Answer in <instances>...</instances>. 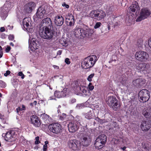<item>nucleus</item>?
<instances>
[{
  "instance_id": "obj_1",
  "label": "nucleus",
  "mask_w": 151,
  "mask_h": 151,
  "mask_svg": "<svg viewBox=\"0 0 151 151\" xmlns=\"http://www.w3.org/2000/svg\"><path fill=\"white\" fill-rule=\"evenodd\" d=\"M97 58L95 55L89 56L85 58L82 63V68L86 69L93 67L97 60Z\"/></svg>"
},
{
  "instance_id": "obj_2",
  "label": "nucleus",
  "mask_w": 151,
  "mask_h": 151,
  "mask_svg": "<svg viewBox=\"0 0 151 151\" xmlns=\"http://www.w3.org/2000/svg\"><path fill=\"white\" fill-rule=\"evenodd\" d=\"M52 28L45 27V29H40L39 33L41 37L44 39L50 40L53 37L54 35V31L51 29Z\"/></svg>"
},
{
  "instance_id": "obj_3",
  "label": "nucleus",
  "mask_w": 151,
  "mask_h": 151,
  "mask_svg": "<svg viewBox=\"0 0 151 151\" xmlns=\"http://www.w3.org/2000/svg\"><path fill=\"white\" fill-rule=\"evenodd\" d=\"M107 137L104 134L99 136L96 139L94 145L96 148L99 149L102 148L106 142Z\"/></svg>"
},
{
  "instance_id": "obj_4",
  "label": "nucleus",
  "mask_w": 151,
  "mask_h": 151,
  "mask_svg": "<svg viewBox=\"0 0 151 151\" xmlns=\"http://www.w3.org/2000/svg\"><path fill=\"white\" fill-rule=\"evenodd\" d=\"M150 97V92L147 89H142L139 93L138 98L141 102H146L149 100Z\"/></svg>"
},
{
  "instance_id": "obj_5",
  "label": "nucleus",
  "mask_w": 151,
  "mask_h": 151,
  "mask_svg": "<svg viewBox=\"0 0 151 151\" xmlns=\"http://www.w3.org/2000/svg\"><path fill=\"white\" fill-rule=\"evenodd\" d=\"M90 15L91 17L100 20L104 18L106 16V14L103 11L96 10L91 11Z\"/></svg>"
},
{
  "instance_id": "obj_6",
  "label": "nucleus",
  "mask_w": 151,
  "mask_h": 151,
  "mask_svg": "<svg viewBox=\"0 0 151 151\" xmlns=\"http://www.w3.org/2000/svg\"><path fill=\"white\" fill-rule=\"evenodd\" d=\"M117 102V100L116 98L113 96L108 97L107 101V104L115 111L119 109Z\"/></svg>"
},
{
  "instance_id": "obj_7",
  "label": "nucleus",
  "mask_w": 151,
  "mask_h": 151,
  "mask_svg": "<svg viewBox=\"0 0 151 151\" xmlns=\"http://www.w3.org/2000/svg\"><path fill=\"white\" fill-rule=\"evenodd\" d=\"M48 128L50 131L55 134L59 133L62 129L61 125L58 123H52L49 125Z\"/></svg>"
},
{
  "instance_id": "obj_8",
  "label": "nucleus",
  "mask_w": 151,
  "mask_h": 151,
  "mask_svg": "<svg viewBox=\"0 0 151 151\" xmlns=\"http://www.w3.org/2000/svg\"><path fill=\"white\" fill-rule=\"evenodd\" d=\"M150 14V11L146 8H144L141 9L139 16L136 20L137 22H140L147 18Z\"/></svg>"
},
{
  "instance_id": "obj_9",
  "label": "nucleus",
  "mask_w": 151,
  "mask_h": 151,
  "mask_svg": "<svg viewBox=\"0 0 151 151\" xmlns=\"http://www.w3.org/2000/svg\"><path fill=\"white\" fill-rule=\"evenodd\" d=\"M135 56L137 60L142 62L146 61L149 57V55L147 53L142 51L136 52Z\"/></svg>"
},
{
  "instance_id": "obj_10",
  "label": "nucleus",
  "mask_w": 151,
  "mask_h": 151,
  "mask_svg": "<svg viewBox=\"0 0 151 151\" xmlns=\"http://www.w3.org/2000/svg\"><path fill=\"white\" fill-rule=\"evenodd\" d=\"M68 146L74 150H79L80 148V143L76 140H70L68 142Z\"/></svg>"
},
{
  "instance_id": "obj_11",
  "label": "nucleus",
  "mask_w": 151,
  "mask_h": 151,
  "mask_svg": "<svg viewBox=\"0 0 151 151\" xmlns=\"http://www.w3.org/2000/svg\"><path fill=\"white\" fill-rule=\"evenodd\" d=\"M151 127V124L149 121L143 120L141 123L140 128L143 131H147Z\"/></svg>"
},
{
  "instance_id": "obj_12",
  "label": "nucleus",
  "mask_w": 151,
  "mask_h": 151,
  "mask_svg": "<svg viewBox=\"0 0 151 151\" xmlns=\"http://www.w3.org/2000/svg\"><path fill=\"white\" fill-rule=\"evenodd\" d=\"M36 6L35 4L33 2H30L26 4L24 6V9L27 13H31Z\"/></svg>"
},
{
  "instance_id": "obj_13",
  "label": "nucleus",
  "mask_w": 151,
  "mask_h": 151,
  "mask_svg": "<svg viewBox=\"0 0 151 151\" xmlns=\"http://www.w3.org/2000/svg\"><path fill=\"white\" fill-rule=\"evenodd\" d=\"M31 122L35 127H39L41 123L38 117L35 115H32L30 117Z\"/></svg>"
},
{
  "instance_id": "obj_14",
  "label": "nucleus",
  "mask_w": 151,
  "mask_h": 151,
  "mask_svg": "<svg viewBox=\"0 0 151 151\" xmlns=\"http://www.w3.org/2000/svg\"><path fill=\"white\" fill-rule=\"evenodd\" d=\"M68 127L69 131L72 133L76 132L78 128V123L76 122L70 123L68 125Z\"/></svg>"
},
{
  "instance_id": "obj_15",
  "label": "nucleus",
  "mask_w": 151,
  "mask_h": 151,
  "mask_svg": "<svg viewBox=\"0 0 151 151\" xmlns=\"http://www.w3.org/2000/svg\"><path fill=\"white\" fill-rule=\"evenodd\" d=\"M139 7L138 3L135 1L128 8V11L129 10L130 12L131 11L132 12H136V14L137 12H139Z\"/></svg>"
},
{
  "instance_id": "obj_16",
  "label": "nucleus",
  "mask_w": 151,
  "mask_h": 151,
  "mask_svg": "<svg viewBox=\"0 0 151 151\" xmlns=\"http://www.w3.org/2000/svg\"><path fill=\"white\" fill-rule=\"evenodd\" d=\"M41 23H42V25L43 26L44 28L46 27L52 28V21L49 18L47 17L43 19Z\"/></svg>"
},
{
  "instance_id": "obj_17",
  "label": "nucleus",
  "mask_w": 151,
  "mask_h": 151,
  "mask_svg": "<svg viewBox=\"0 0 151 151\" xmlns=\"http://www.w3.org/2000/svg\"><path fill=\"white\" fill-rule=\"evenodd\" d=\"M46 14V11L43 7H40L38 9L36 13L37 17L40 19L43 18V16Z\"/></svg>"
},
{
  "instance_id": "obj_18",
  "label": "nucleus",
  "mask_w": 151,
  "mask_h": 151,
  "mask_svg": "<svg viewBox=\"0 0 151 151\" xmlns=\"http://www.w3.org/2000/svg\"><path fill=\"white\" fill-rule=\"evenodd\" d=\"M39 42L36 39L33 38L31 40L30 46L32 47V50L38 49L39 45Z\"/></svg>"
},
{
  "instance_id": "obj_19",
  "label": "nucleus",
  "mask_w": 151,
  "mask_h": 151,
  "mask_svg": "<svg viewBox=\"0 0 151 151\" xmlns=\"http://www.w3.org/2000/svg\"><path fill=\"white\" fill-rule=\"evenodd\" d=\"M83 29V37H89L91 36L93 33V30L89 29L88 27H86V28Z\"/></svg>"
},
{
  "instance_id": "obj_20",
  "label": "nucleus",
  "mask_w": 151,
  "mask_h": 151,
  "mask_svg": "<svg viewBox=\"0 0 151 151\" xmlns=\"http://www.w3.org/2000/svg\"><path fill=\"white\" fill-rule=\"evenodd\" d=\"M64 20L63 17L57 15L55 17L54 22L57 26H61L63 23Z\"/></svg>"
},
{
  "instance_id": "obj_21",
  "label": "nucleus",
  "mask_w": 151,
  "mask_h": 151,
  "mask_svg": "<svg viewBox=\"0 0 151 151\" xmlns=\"http://www.w3.org/2000/svg\"><path fill=\"white\" fill-rule=\"evenodd\" d=\"M23 25L24 27L27 30L31 26V19L29 18H24L23 21Z\"/></svg>"
},
{
  "instance_id": "obj_22",
  "label": "nucleus",
  "mask_w": 151,
  "mask_h": 151,
  "mask_svg": "<svg viewBox=\"0 0 151 151\" xmlns=\"http://www.w3.org/2000/svg\"><path fill=\"white\" fill-rule=\"evenodd\" d=\"M66 19V24L68 26H73L74 24V17L72 14H70Z\"/></svg>"
},
{
  "instance_id": "obj_23",
  "label": "nucleus",
  "mask_w": 151,
  "mask_h": 151,
  "mask_svg": "<svg viewBox=\"0 0 151 151\" xmlns=\"http://www.w3.org/2000/svg\"><path fill=\"white\" fill-rule=\"evenodd\" d=\"M83 29L81 28H78L75 29L74 31V35L75 37L78 38H82L83 37Z\"/></svg>"
},
{
  "instance_id": "obj_24",
  "label": "nucleus",
  "mask_w": 151,
  "mask_h": 151,
  "mask_svg": "<svg viewBox=\"0 0 151 151\" xmlns=\"http://www.w3.org/2000/svg\"><path fill=\"white\" fill-rule=\"evenodd\" d=\"M137 69L142 71L146 70L149 68L148 64L145 63H141L138 64L137 66Z\"/></svg>"
},
{
  "instance_id": "obj_25",
  "label": "nucleus",
  "mask_w": 151,
  "mask_h": 151,
  "mask_svg": "<svg viewBox=\"0 0 151 151\" xmlns=\"http://www.w3.org/2000/svg\"><path fill=\"white\" fill-rule=\"evenodd\" d=\"M66 91L65 90H63L61 91H55L54 95L55 96L58 98H60L62 97H65L66 96Z\"/></svg>"
},
{
  "instance_id": "obj_26",
  "label": "nucleus",
  "mask_w": 151,
  "mask_h": 151,
  "mask_svg": "<svg viewBox=\"0 0 151 151\" xmlns=\"http://www.w3.org/2000/svg\"><path fill=\"white\" fill-rule=\"evenodd\" d=\"M11 131H8L6 134L3 133L2 136L4 137L5 140L7 141H11V139L13 137Z\"/></svg>"
},
{
  "instance_id": "obj_27",
  "label": "nucleus",
  "mask_w": 151,
  "mask_h": 151,
  "mask_svg": "<svg viewBox=\"0 0 151 151\" xmlns=\"http://www.w3.org/2000/svg\"><path fill=\"white\" fill-rule=\"evenodd\" d=\"M142 114L147 118H151V107L149 109L147 110H143L142 112Z\"/></svg>"
},
{
  "instance_id": "obj_28",
  "label": "nucleus",
  "mask_w": 151,
  "mask_h": 151,
  "mask_svg": "<svg viewBox=\"0 0 151 151\" xmlns=\"http://www.w3.org/2000/svg\"><path fill=\"white\" fill-rule=\"evenodd\" d=\"M91 140L89 138H88L87 137H83L82 140V143L83 146H86L89 144Z\"/></svg>"
},
{
  "instance_id": "obj_29",
  "label": "nucleus",
  "mask_w": 151,
  "mask_h": 151,
  "mask_svg": "<svg viewBox=\"0 0 151 151\" xmlns=\"http://www.w3.org/2000/svg\"><path fill=\"white\" fill-rule=\"evenodd\" d=\"M133 85L137 87H139L141 86L142 84V81L141 79H137L133 81Z\"/></svg>"
},
{
  "instance_id": "obj_30",
  "label": "nucleus",
  "mask_w": 151,
  "mask_h": 151,
  "mask_svg": "<svg viewBox=\"0 0 151 151\" xmlns=\"http://www.w3.org/2000/svg\"><path fill=\"white\" fill-rule=\"evenodd\" d=\"M41 117H42V120H43L45 122L47 123H49L51 119L49 115L45 114L41 115Z\"/></svg>"
},
{
  "instance_id": "obj_31",
  "label": "nucleus",
  "mask_w": 151,
  "mask_h": 151,
  "mask_svg": "<svg viewBox=\"0 0 151 151\" xmlns=\"http://www.w3.org/2000/svg\"><path fill=\"white\" fill-rule=\"evenodd\" d=\"M91 108H88L87 109V113L85 114V117L87 119H89L92 118V113Z\"/></svg>"
},
{
  "instance_id": "obj_32",
  "label": "nucleus",
  "mask_w": 151,
  "mask_h": 151,
  "mask_svg": "<svg viewBox=\"0 0 151 151\" xmlns=\"http://www.w3.org/2000/svg\"><path fill=\"white\" fill-rule=\"evenodd\" d=\"M7 12L4 8L2 9L0 15L4 18H5L7 16Z\"/></svg>"
},
{
  "instance_id": "obj_33",
  "label": "nucleus",
  "mask_w": 151,
  "mask_h": 151,
  "mask_svg": "<svg viewBox=\"0 0 151 151\" xmlns=\"http://www.w3.org/2000/svg\"><path fill=\"white\" fill-rule=\"evenodd\" d=\"M81 92H82L84 94H86L87 93V91L85 89L84 86H81V87H78Z\"/></svg>"
},
{
  "instance_id": "obj_34",
  "label": "nucleus",
  "mask_w": 151,
  "mask_h": 151,
  "mask_svg": "<svg viewBox=\"0 0 151 151\" xmlns=\"http://www.w3.org/2000/svg\"><path fill=\"white\" fill-rule=\"evenodd\" d=\"M6 86V84L3 81H0V87L1 88H4Z\"/></svg>"
},
{
  "instance_id": "obj_35",
  "label": "nucleus",
  "mask_w": 151,
  "mask_h": 151,
  "mask_svg": "<svg viewBox=\"0 0 151 151\" xmlns=\"http://www.w3.org/2000/svg\"><path fill=\"white\" fill-rule=\"evenodd\" d=\"M94 75V73H92L90 74L87 78L89 82L91 81H92V78H93Z\"/></svg>"
},
{
  "instance_id": "obj_36",
  "label": "nucleus",
  "mask_w": 151,
  "mask_h": 151,
  "mask_svg": "<svg viewBox=\"0 0 151 151\" xmlns=\"http://www.w3.org/2000/svg\"><path fill=\"white\" fill-rule=\"evenodd\" d=\"M101 22H98L96 23L94 27V28L95 29H97L99 28L101 25Z\"/></svg>"
},
{
  "instance_id": "obj_37",
  "label": "nucleus",
  "mask_w": 151,
  "mask_h": 151,
  "mask_svg": "<svg viewBox=\"0 0 151 151\" xmlns=\"http://www.w3.org/2000/svg\"><path fill=\"white\" fill-rule=\"evenodd\" d=\"M106 27H104L101 29L102 33H106L108 31L107 30H106Z\"/></svg>"
},
{
  "instance_id": "obj_38",
  "label": "nucleus",
  "mask_w": 151,
  "mask_h": 151,
  "mask_svg": "<svg viewBox=\"0 0 151 151\" xmlns=\"http://www.w3.org/2000/svg\"><path fill=\"white\" fill-rule=\"evenodd\" d=\"M35 139L36 140L35 142V144H39L40 142V141H39V137L37 136L36 137Z\"/></svg>"
},
{
  "instance_id": "obj_39",
  "label": "nucleus",
  "mask_w": 151,
  "mask_h": 151,
  "mask_svg": "<svg viewBox=\"0 0 151 151\" xmlns=\"http://www.w3.org/2000/svg\"><path fill=\"white\" fill-rule=\"evenodd\" d=\"M89 89L90 90H92L94 88V86L92 85V83H90L88 86Z\"/></svg>"
},
{
  "instance_id": "obj_40",
  "label": "nucleus",
  "mask_w": 151,
  "mask_h": 151,
  "mask_svg": "<svg viewBox=\"0 0 151 151\" xmlns=\"http://www.w3.org/2000/svg\"><path fill=\"white\" fill-rule=\"evenodd\" d=\"M98 122H99L101 124L105 123L106 122V121L105 120H104V119L102 120V119H99V118H98Z\"/></svg>"
},
{
  "instance_id": "obj_41",
  "label": "nucleus",
  "mask_w": 151,
  "mask_h": 151,
  "mask_svg": "<svg viewBox=\"0 0 151 151\" xmlns=\"http://www.w3.org/2000/svg\"><path fill=\"white\" fill-rule=\"evenodd\" d=\"M18 75L19 76H21V78L22 79L24 78V76L22 72H19L18 73Z\"/></svg>"
},
{
  "instance_id": "obj_42",
  "label": "nucleus",
  "mask_w": 151,
  "mask_h": 151,
  "mask_svg": "<svg viewBox=\"0 0 151 151\" xmlns=\"http://www.w3.org/2000/svg\"><path fill=\"white\" fill-rule=\"evenodd\" d=\"M148 43L149 46L151 48V37L149 38L148 41Z\"/></svg>"
},
{
  "instance_id": "obj_43",
  "label": "nucleus",
  "mask_w": 151,
  "mask_h": 151,
  "mask_svg": "<svg viewBox=\"0 0 151 151\" xmlns=\"http://www.w3.org/2000/svg\"><path fill=\"white\" fill-rule=\"evenodd\" d=\"M83 104H78L76 106V107L78 109H81L83 106Z\"/></svg>"
},
{
  "instance_id": "obj_44",
  "label": "nucleus",
  "mask_w": 151,
  "mask_h": 151,
  "mask_svg": "<svg viewBox=\"0 0 151 151\" xmlns=\"http://www.w3.org/2000/svg\"><path fill=\"white\" fill-rule=\"evenodd\" d=\"M65 63L67 64H69L70 63L69 59L68 58H66L65 60Z\"/></svg>"
},
{
  "instance_id": "obj_45",
  "label": "nucleus",
  "mask_w": 151,
  "mask_h": 151,
  "mask_svg": "<svg viewBox=\"0 0 151 151\" xmlns=\"http://www.w3.org/2000/svg\"><path fill=\"white\" fill-rule=\"evenodd\" d=\"M37 102L36 101H34L33 102L31 103L30 104V105L32 106H33L34 105L35 106L37 104Z\"/></svg>"
},
{
  "instance_id": "obj_46",
  "label": "nucleus",
  "mask_w": 151,
  "mask_h": 151,
  "mask_svg": "<svg viewBox=\"0 0 151 151\" xmlns=\"http://www.w3.org/2000/svg\"><path fill=\"white\" fill-rule=\"evenodd\" d=\"M10 49H11V47L9 46H8L7 47L6 49V50H5L6 52H8L10 51Z\"/></svg>"
},
{
  "instance_id": "obj_47",
  "label": "nucleus",
  "mask_w": 151,
  "mask_h": 151,
  "mask_svg": "<svg viewBox=\"0 0 151 151\" xmlns=\"http://www.w3.org/2000/svg\"><path fill=\"white\" fill-rule=\"evenodd\" d=\"M10 73V71L9 70H7L6 71V73L4 74V76H7Z\"/></svg>"
},
{
  "instance_id": "obj_48",
  "label": "nucleus",
  "mask_w": 151,
  "mask_h": 151,
  "mask_svg": "<svg viewBox=\"0 0 151 151\" xmlns=\"http://www.w3.org/2000/svg\"><path fill=\"white\" fill-rule=\"evenodd\" d=\"M8 38L9 40H12L14 39V36L13 35H9V36Z\"/></svg>"
},
{
  "instance_id": "obj_49",
  "label": "nucleus",
  "mask_w": 151,
  "mask_h": 151,
  "mask_svg": "<svg viewBox=\"0 0 151 151\" xmlns=\"http://www.w3.org/2000/svg\"><path fill=\"white\" fill-rule=\"evenodd\" d=\"M21 111L24 110H25V107L24 105H22V107H20Z\"/></svg>"
},
{
  "instance_id": "obj_50",
  "label": "nucleus",
  "mask_w": 151,
  "mask_h": 151,
  "mask_svg": "<svg viewBox=\"0 0 151 151\" xmlns=\"http://www.w3.org/2000/svg\"><path fill=\"white\" fill-rule=\"evenodd\" d=\"M112 123V125L114 127L116 128L117 127V125L116 122H113Z\"/></svg>"
},
{
  "instance_id": "obj_51",
  "label": "nucleus",
  "mask_w": 151,
  "mask_h": 151,
  "mask_svg": "<svg viewBox=\"0 0 151 151\" xmlns=\"http://www.w3.org/2000/svg\"><path fill=\"white\" fill-rule=\"evenodd\" d=\"M47 149V145H44L43 146V151H46Z\"/></svg>"
},
{
  "instance_id": "obj_52",
  "label": "nucleus",
  "mask_w": 151,
  "mask_h": 151,
  "mask_svg": "<svg viewBox=\"0 0 151 151\" xmlns=\"http://www.w3.org/2000/svg\"><path fill=\"white\" fill-rule=\"evenodd\" d=\"M62 6H65L66 8H68L69 7V5L66 4L65 3L63 4H62Z\"/></svg>"
},
{
  "instance_id": "obj_53",
  "label": "nucleus",
  "mask_w": 151,
  "mask_h": 151,
  "mask_svg": "<svg viewBox=\"0 0 151 151\" xmlns=\"http://www.w3.org/2000/svg\"><path fill=\"white\" fill-rule=\"evenodd\" d=\"M6 35L4 33H2L1 35V37L2 39H5L6 38Z\"/></svg>"
},
{
  "instance_id": "obj_54",
  "label": "nucleus",
  "mask_w": 151,
  "mask_h": 151,
  "mask_svg": "<svg viewBox=\"0 0 151 151\" xmlns=\"http://www.w3.org/2000/svg\"><path fill=\"white\" fill-rule=\"evenodd\" d=\"M0 30L1 32H3L5 31V29L4 27H1L0 28Z\"/></svg>"
},
{
  "instance_id": "obj_55",
  "label": "nucleus",
  "mask_w": 151,
  "mask_h": 151,
  "mask_svg": "<svg viewBox=\"0 0 151 151\" xmlns=\"http://www.w3.org/2000/svg\"><path fill=\"white\" fill-rule=\"evenodd\" d=\"M4 116L3 115H2V114H0V119H4Z\"/></svg>"
},
{
  "instance_id": "obj_56",
  "label": "nucleus",
  "mask_w": 151,
  "mask_h": 151,
  "mask_svg": "<svg viewBox=\"0 0 151 151\" xmlns=\"http://www.w3.org/2000/svg\"><path fill=\"white\" fill-rule=\"evenodd\" d=\"M62 52V51L61 50H59L58 52L57 53V54L59 55H60L61 54Z\"/></svg>"
},
{
  "instance_id": "obj_57",
  "label": "nucleus",
  "mask_w": 151,
  "mask_h": 151,
  "mask_svg": "<svg viewBox=\"0 0 151 151\" xmlns=\"http://www.w3.org/2000/svg\"><path fill=\"white\" fill-rule=\"evenodd\" d=\"M20 109V107H18V108H17V109H16V110H17V113H18L21 110V109Z\"/></svg>"
},
{
  "instance_id": "obj_58",
  "label": "nucleus",
  "mask_w": 151,
  "mask_h": 151,
  "mask_svg": "<svg viewBox=\"0 0 151 151\" xmlns=\"http://www.w3.org/2000/svg\"><path fill=\"white\" fill-rule=\"evenodd\" d=\"M2 50L3 49L2 47L0 45V51L1 52H2Z\"/></svg>"
},
{
  "instance_id": "obj_59",
  "label": "nucleus",
  "mask_w": 151,
  "mask_h": 151,
  "mask_svg": "<svg viewBox=\"0 0 151 151\" xmlns=\"http://www.w3.org/2000/svg\"><path fill=\"white\" fill-rule=\"evenodd\" d=\"M76 100L75 99H74L72 100L71 102L73 103L75 102H76Z\"/></svg>"
},
{
  "instance_id": "obj_60",
  "label": "nucleus",
  "mask_w": 151,
  "mask_h": 151,
  "mask_svg": "<svg viewBox=\"0 0 151 151\" xmlns=\"http://www.w3.org/2000/svg\"><path fill=\"white\" fill-rule=\"evenodd\" d=\"M45 144L44 145H47V144L48 143V142L47 141H45Z\"/></svg>"
},
{
  "instance_id": "obj_61",
  "label": "nucleus",
  "mask_w": 151,
  "mask_h": 151,
  "mask_svg": "<svg viewBox=\"0 0 151 151\" xmlns=\"http://www.w3.org/2000/svg\"><path fill=\"white\" fill-rule=\"evenodd\" d=\"M55 99V98H53L52 97H50V100Z\"/></svg>"
},
{
  "instance_id": "obj_62",
  "label": "nucleus",
  "mask_w": 151,
  "mask_h": 151,
  "mask_svg": "<svg viewBox=\"0 0 151 151\" xmlns=\"http://www.w3.org/2000/svg\"><path fill=\"white\" fill-rule=\"evenodd\" d=\"M126 148V147H124L123 148H122L121 149H122L123 150H124Z\"/></svg>"
},
{
  "instance_id": "obj_63",
  "label": "nucleus",
  "mask_w": 151,
  "mask_h": 151,
  "mask_svg": "<svg viewBox=\"0 0 151 151\" xmlns=\"http://www.w3.org/2000/svg\"><path fill=\"white\" fill-rule=\"evenodd\" d=\"M67 44V43L66 41H65L64 42V45H66Z\"/></svg>"
},
{
  "instance_id": "obj_64",
  "label": "nucleus",
  "mask_w": 151,
  "mask_h": 151,
  "mask_svg": "<svg viewBox=\"0 0 151 151\" xmlns=\"http://www.w3.org/2000/svg\"><path fill=\"white\" fill-rule=\"evenodd\" d=\"M10 45H11V46H14V45L13 43H12V42H11V43H10Z\"/></svg>"
}]
</instances>
